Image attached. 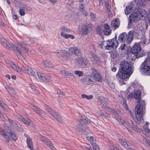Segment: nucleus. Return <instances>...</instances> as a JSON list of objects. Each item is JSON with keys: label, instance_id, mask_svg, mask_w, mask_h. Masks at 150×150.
<instances>
[{"label": "nucleus", "instance_id": "f257e3e1", "mask_svg": "<svg viewBox=\"0 0 150 150\" xmlns=\"http://www.w3.org/2000/svg\"><path fill=\"white\" fill-rule=\"evenodd\" d=\"M133 64L131 62H121L117 75L122 79H128L133 72Z\"/></svg>", "mask_w": 150, "mask_h": 150}, {"label": "nucleus", "instance_id": "f03ea898", "mask_svg": "<svg viewBox=\"0 0 150 150\" xmlns=\"http://www.w3.org/2000/svg\"><path fill=\"white\" fill-rule=\"evenodd\" d=\"M0 42L2 45L6 49L11 51L13 50L18 55H21V50L17 47L14 43L10 44L4 38L0 37Z\"/></svg>", "mask_w": 150, "mask_h": 150}, {"label": "nucleus", "instance_id": "7ed1b4c3", "mask_svg": "<svg viewBox=\"0 0 150 150\" xmlns=\"http://www.w3.org/2000/svg\"><path fill=\"white\" fill-rule=\"evenodd\" d=\"M136 18L139 19H140L141 18L143 19H149L146 11L144 9L139 8H135L132 13L130 15L129 17V19Z\"/></svg>", "mask_w": 150, "mask_h": 150}, {"label": "nucleus", "instance_id": "20e7f679", "mask_svg": "<svg viewBox=\"0 0 150 150\" xmlns=\"http://www.w3.org/2000/svg\"><path fill=\"white\" fill-rule=\"evenodd\" d=\"M141 48L139 44H135L131 49V53H130V59L134 60L137 58H139L144 55L142 52Z\"/></svg>", "mask_w": 150, "mask_h": 150}, {"label": "nucleus", "instance_id": "39448f33", "mask_svg": "<svg viewBox=\"0 0 150 150\" xmlns=\"http://www.w3.org/2000/svg\"><path fill=\"white\" fill-rule=\"evenodd\" d=\"M138 103L135 107V113L137 123H139L142 119V114L143 110L144 105V101L139 100Z\"/></svg>", "mask_w": 150, "mask_h": 150}, {"label": "nucleus", "instance_id": "423d86ee", "mask_svg": "<svg viewBox=\"0 0 150 150\" xmlns=\"http://www.w3.org/2000/svg\"><path fill=\"white\" fill-rule=\"evenodd\" d=\"M80 124L76 126V129L79 132H81L86 127L84 125L88 124L90 122L88 119L83 115L82 116L81 118L79 120Z\"/></svg>", "mask_w": 150, "mask_h": 150}, {"label": "nucleus", "instance_id": "0eeeda50", "mask_svg": "<svg viewBox=\"0 0 150 150\" xmlns=\"http://www.w3.org/2000/svg\"><path fill=\"white\" fill-rule=\"evenodd\" d=\"M46 110L53 117H54L58 122H60L62 121V119L55 111L52 109L49 106H47L46 108Z\"/></svg>", "mask_w": 150, "mask_h": 150}, {"label": "nucleus", "instance_id": "6e6552de", "mask_svg": "<svg viewBox=\"0 0 150 150\" xmlns=\"http://www.w3.org/2000/svg\"><path fill=\"white\" fill-rule=\"evenodd\" d=\"M91 75L93 76L95 81H96L99 82H101L102 79L101 75L99 73L98 71L96 70L94 68H92L91 69Z\"/></svg>", "mask_w": 150, "mask_h": 150}, {"label": "nucleus", "instance_id": "1a4fd4ad", "mask_svg": "<svg viewBox=\"0 0 150 150\" xmlns=\"http://www.w3.org/2000/svg\"><path fill=\"white\" fill-rule=\"evenodd\" d=\"M147 61L145 59L144 61L140 65V71L142 74H144L147 72L150 71V66L147 63Z\"/></svg>", "mask_w": 150, "mask_h": 150}, {"label": "nucleus", "instance_id": "9d476101", "mask_svg": "<svg viewBox=\"0 0 150 150\" xmlns=\"http://www.w3.org/2000/svg\"><path fill=\"white\" fill-rule=\"evenodd\" d=\"M91 23H89L83 25L81 28V32L82 35H86L89 32V30L91 28Z\"/></svg>", "mask_w": 150, "mask_h": 150}, {"label": "nucleus", "instance_id": "9b49d317", "mask_svg": "<svg viewBox=\"0 0 150 150\" xmlns=\"http://www.w3.org/2000/svg\"><path fill=\"white\" fill-rule=\"evenodd\" d=\"M83 82L84 84L88 85L93 84L95 82L94 77L91 75H88L83 79Z\"/></svg>", "mask_w": 150, "mask_h": 150}, {"label": "nucleus", "instance_id": "f8f14e48", "mask_svg": "<svg viewBox=\"0 0 150 150\" xmlns=\"http://www.w3.org/2000/svg\"><path fill=\"white\" fill-rule=\"evenodd\" d=\"M107 48L106 50H110L112 48L116 49L118 46V43H117V44L111 39L108 40L106 41Z\"/></svg>", "mask_w": 150, "mask_h": 150}, {"label": "nucleus", "instance_id": "ddd939ff", "mask_svg": "<svg viewBox=\"0 0 150 150\" xmlns=\"http://www.w3.org/2000/svg\"><path fill=\"white\" fill-rule=\"evenodd\" d=\"M68 53L70 55L73 54L77 56H80L81 55V52L79 49L75 47L70 48L69 50Z\"/></svg>", "mask_w": 150, "mask_h": 150}, {"label": "nucleus", "instance_id": "4468645a", "mask_svg": "<svg viewBox=\"0 0 150 150\" xmlns=\"http://www.w3.org/2000/svg\"><path fill=\"white\" fill-rule=\"evenodd\" d=\"M38 77L42 80L47 83L50 82L51 81V76L50 75L46 76L43 73L40 72L37 73Z\"/></svg>", "mask_w": 150, "mask_h": 150}, {"label": "nucleus", "instance_id": "2eb2a0df", "mask_svg": "<svg viewBox=\"0 0 150 150\" xmlns=\"http://www.w3.org/2000/svg\"><path fill=\"white\" fill-rule=\"evenodd\" d=\"M76 61L79 66H85L88 64V61L81 57L76 58Z\"/></svg>", "mask_w": 150, "mask_h": 150}, {"label": "nucleus", "instance_id": "dca6fc26", "mask_svg": "<svg viewBox=\"0 0 150 150\" xmlns=\"http://www.w3.org/2000/svg\"><path fill=\"white\" fill-rule=\"evenodd\" d=\"M24 70L28 74L33 76H35V74L32 69L25 64L22 66Z\"/></svg>", "mask_w": 150, "mask_h": 150}, {"label": "nucleus", "instance_id": "f3484780", "mask_svg": "<svg viewBox=\"0 0 150 150\" xmlns=\"http://www.w3.org/2000/svg\"><path fill=\"white\" fill-rule=\"evenodd\" d=\"M119 142L120 143L127 149H131L133 148L132 145L129 143L128 141L125 139H120Z\"/></svg>", "mask_w": 150, "mask_h": 150}, {"label": "nucleus", "instance_id": "a211bd4d", "mask_svg": "<svg viewBox=\"0 0 150 150\" xmlns=\"http://www.w3.org/2000/svg\"><path fill=\"white\" fill-rule=\"evenodd\" d=\"M91 59L93 63L96 65H100L101 64L100 58L98 55L93 54L91 55Z\"/></svg>", "mask_w": 150, "mask_h": 150}, {"label": "nucleus", "instance_id": "6ab92c4d", "mask_svg": "<svg viewBox=\"0 0 150 150\" xmlns=\"http://www.w3.org/2000/svg\"><path fill=\"white\" fill-rule=\"evenodd\" d=\"M31 107L40 116L43 117L45 116V112L39 108L33 105H31Z\"/></svg>", "mask_w": 150, "mask_h": 150}, {"label": "nucleus", "instance_id": "aec40b11", "mask_svg": "<svg viewBox=\"0 0 150 150\" xmlns=\"http://www.w3.org/2000/svg\"><path fill=\"white\" fill-rule=\"evenodd\" d=\"M135 4L134 2H131L125 7V11L126 14L128 15L131 12L132 9L134 8Z\"/></svg>", "mask_w": 150, "mask_h": 150}, {"label": "nucleus", "instance_id": "412c9836", "mask_svg": "<svg viewBox=\"0 0 150 150\" xmlns=\"http://www.w3.org/2000/svg\"><path fill=\"white\" fill-rule=\"evenodd\" d=\"M127 36V33L125 32L121 33L119 36L117 42H125Z\"/></svg>", "mask_w": 150, "mask_h": 150}, {"label": "nucleus", "instance_id": "4be33fe9", "mask_svg": "<svg viewBox=\"0 0 150 150\" xmlns=\"http://www.w3.org/2000/svg\"><path fill=\"white\" fill-rule=\"evenodd\" d=\"M0 134L1 135L4 139V140L5 142L8 143L9 140V138L8 136L4 132V130L1 128L0 127Z\"/></svg>", "mask_w": 150, "mask_h": 150}, {"label": "nucleus", "instance_id": "5701e85b", "mask_svg": "<svg viewBox=\"0 0 150 150\" xmlns=\"http://www.w3.org/2000/svg\"><path fill=\"white\" fill-rule=\"evenodd\" d=\"M40 140L48 146H51V142L47 137L44 136L40 135Z\"/></svg>", "mask_w": 150, "mask_h": 150}, {"label": "nucleus", "instance_id": "b1692460", "mask_svg": "<svg viewBox=\"0 0 150 150\" xmlns=\"http://www.w3.org/2000/svg\"><path fill=\"white\" fill-rule=\"evenodd\" d=\"M120 23L119 19H113L111 22V25L115 30L119 27Z\"/></svg>", "mask_w": 150, "mask_h": 150}, {"label": "nucleus", "instance_id": "393cba45", "mask_svg": "<svg viewBox=\"0 0 150 150\" xmlns=\"http://www.w3.org/2000/svg\"><path fill=\"white\" fill-rule=\"evenodd\" d=\"M24 136L27 138V142L28 147L30 150H33V146L31 139L28 135L26 134H25Z\"/></svg>", "mask_w": 150, "mask_h": 150}, {"label": "nucleus", "instance_id": "a878e982", "mask_svg": "<svg viewBox=\"0 0 150 150\" xmlns=\"http://www.w3.org/2000/svg\"><path fill=\"white\" fill-rule=\"evenodd\" d=\"M139 19H129L127 28H132L134 26L135 24Z\"/></svg>", "mask_w": 150, "mask_h": 150}, {"label": "nucleus", "instance_id": "bb28decb", "mask_svg": "<svg viewBox=\"0 0 150 150\" xmlns=\"http://www.w3.org/2000/svg\"><path fill=\"white\" fill-rule=\"evenodd\" d=\"M105 7H106V8L107 9L108 18H111L112 16V15L110 12V9L111 6L110 5H109V1L108 0H107L105 2Z\"/></svg>", "mask_w": 150, "mask_h": 150}, {"label": "nucleus", "instance_id": "cd10ccee", "mask_svg": "<svg viewBox=\"0 0 150 150\" xmlns=\"http://www.w3.org/2000/svg\"><path fill=\"white\" fill-rule=\"evenodd\" d=\"M134 33L133 32L130 31L129 32L128 35L126 38L125 42L129 43L131 42L133 39Z\"/></svg>", "mask_w": 150, "mask_h": 150}, {"label": "nucleus", "instance_id": "c85d7f7f", "mask_svg": "<svg viewBox=\"0 0 150 150\" xmlns=\"http://www.w3.org/2000/svg\"><path fill=\"white\" fill-rule=\"evenodd\" d=\"M7 133H8L10 137L13 140L15 141L16 140L17 136L15 133L13 129H12L9 132H8Z\"/></svg>", "mask_w": 150, "mask_h": 150}, {"label": "nucleus", "instance_id": "c756f323", "mask_svg": "<svg viewBox=\"0 0 150 150\" xmlns=\"http://www.w3.org/2000/svg\"><path fill=\"white\" fill-rule=\"evenodd\" d=\"M42 65L43 67L47 68H50L53 67L52 64L47 61L42 62Z\"/></svg>", "mask_w": 150, "mask_h": 150}, {"label": "nucleus", "instance_id": "7c9ffc66", "mask_svg": "<svg viewBox=\"0 0 150 150\" xmlns=\"http://www.w3.org/2000/svg\"><path fill=\"white\" fill-rule=\"evenodd\" d=\"M61 29V35L62 37L64 36V35L66 34L64 33H69L70 32V30L69 29L64 27H62Z\"/></svg>", "mask_w": 150, "mask_h": 150}, {"label": "nucleus", "instance_id": "2f4dec72", "mask_svg": "<svg viewBox=\"0 0 150 150\" xmlns=\"http://www.w3.org/2000/svg\"><path fill=\"white\" fill-rule=\"evenodd\" d=\"M141 91L140 90H137L134 93V97L136 99H140L141 95Z\"/></svg>", "mask_w": 150, "mask_h": 150}, {"label": "nucleus", "instance_id": "473e14b6", "mask_svg": "<svg viewBox=\"0 0 150 150\" xmlns=\"http://www.w3.org/2000/svg\"><path fill=\"white\" fill-rule=\"evenodd\" d=\"M21 48L23 50L27 51L29 49V45L23 42H21Z\"/></svg>", "mask_w": 150, "mask_h": 150}, {"label": "nucleus", "instance_id": "72a5a7b5", "mask_svg": "<svg viewBox=\"0 0 150 150\" xmlns=\"http://www.w3.org/2000/svg\"><path fill=\"white\" fill-rule=\"evenodd\" d=\"M62 74L68 78H70L71 76V73H69L66 71L65 70H63L61 71Z\"/></svg>", "mask_w": 150, "mask_h": 150}, {"label": "nucleus", "instance_id": "f704fd0d", "mask_svg": "<svg viewBox=\"0 0 150 150\" xmlns=\"http://www.w3.org/2000/svg\"><path fill=\"white\" fill-rule=\"evenodd\" d=\"M106 43V41H104L102 42H99L98 43V45L100 47L101 49H103V48L105 47V49H106V48H107Z\"/></svg>", "mask_w": 150, "mask_h": 150}, {"label": "nucleus", "instance_id": "c9c22d12", "mask_svg": "<svg viewBox=\"0 0 150 150\" xmlns=\"http://www.w3.org/2000/svg\"><path fill=\"white\" fill-rule=\"evenodd\" d=\"M146 0H136L137 5L139 7H142L144 5Z\"/></svg>", "mask_w": 150, "mask_h": 150}, {"label": "nucleus", "instance_id": "e433bc0d", "mask_svg": "<svg viewBox=\"0 0 150 150\" xmlns=\"http://www.w3.org/2000/svg\"><path fill=\"white\" fill-rule=\"evenodd\" d=\"M4 126L7 132H9L13 128L8 123H5L4 124Z\"/></svg>", "mask_w": 150, "mask_h": 150}, {"label": "nucleus", "instance_id": "4c0bfd02", "mask_svg": "<svg viewBox=\"0 0 150 150\" xmlns=\"http://www.w3.org/2000/svg\"><path fill=\"white\" fill-rule=\"evenodd\" d=\"M127 125L128 127L131 129H132L134 130V125L133 123L131 120H128Z\"/></svg>", "mask_w": 150, "mask_h": 150}, {"label": "nucleus", "instance_id": "58836bf2", "mask_svg": "<svg viewBox=\"0 0 150 150\" xmlns=\"http://www.w3.org/2000/svg\"><path fill=\"white\" fill-rule=\"evenodd\" d=\"M13 127L19 132H22L23 131V129L22 126L19 124L18 125V124Z\"/></svg>", "mask_w": 150, "mask_h": 150}, {"label": "nucleus", "instance_id": "ea45409f", "mask_svg": "<svg viewBox=\"0 0 150 150\" xmlns=\"http://www.w3.org/2000/svg\"><path fill=\"white\" fill-rule=\"evenodd\" d=\"M75 75H77L79 77H81L83 76V72L82 71L79 70H76L74 71Z\"/></svg>", "mask_w": 150, "mask_h": 150}, {"label": "nucleus", "instance_id": "a19ab883", "mask_svg": "<svg viewBox=\"0 0 150 150\" xmlns=\"http://www.w3.org/2000/svg\"><path fill=\"white\" fill-rule=\"evenodd\" d=\"M15 116L16 117L17 120L21 122L22 121L23 118L22 115L17 113H16L15 114Z\"/></svg>", "mask_w": 150, "mask_h": 150}, {"label": "nucleus", "instance_id": "79ce46f5", "mask_svg": "<svg viewBox=\"0 0 150 150\" xmlns=\"http://www.w3.org/2000/svg\"><path fill=\"white\" fill-rule=\"evenodd\" d=\"M118 53L115 51H113L110 53V57L111 58L114 59L117 56Z\"/></svg>", "mask_w": 150, "mask_h": 150}, {"label": "nucleus", "instance_id": "37998d69", "mask_svg": "<svg viewBox=\"0 0 150 150\" xmlns=\"http://www.w3.org/2000/svg\"><path fill=\"white\" fill-rule=\"evenodd\" d=\"M81 97L83 98H86L87 99H91L93 98V96L92 95L88 96L85 94H83L81 95Z\"/></svg>", "mask_w": 150, "mask_h": 150}, {"label": "nucleus", "instance_id": "c03bdc74", "mask_svg": "<svg viewBox=\"0 0 150 150\" xmlns=\"http://www.w3.org/2000/svg\"><path fill=\"white\" fill-rule=\"evenodd\" d=\"M9 64L10 67L13 69L16 70L17 69V67L12 62H9Z\"/></svg>", "mask_w": 150, "mask_h": 150}, {"label": "nucleus", "instance_id": "a18cd8bd", "mask_svg": "<svg viewBox=\"0 0 150 150\" xmlns=\"http://www.w3.org/2000/svg\"><path fill=\"white\" fill-rule=\"evenodd\" d=\"M57 92L59 95V96L60 97H63L65 95L64 93L61 91V90L59 89H57Z\"/></svg>", "mask_w": 150, "mask_h": 150}, {"label": "nucleus", "instance_id": "49530a36", "mask_svg": "<svg viewBox=\"0 0 150 150\" xmlns=\"http://www.w3.org/2000/svg\"><path fill=\"white\" fill-rule=\"evenodd\" d=\"M9 123L12 125L13 127L16 125L18 124V122L16 120H13L11 119H9Z\"/></svg>", "mask_w": 150, "mask_h": 150}, {"label": "nucleus", "instance_id": "de8ad7c7", "mask_svg": "<svg viewBox=\"0 0 150 150\" xmlns=\"http://www.w3.org/2000/svg\"><path fill=\"white\" fill-rule=\"evenodd\" d=\"M89 132V129L86 127L84 128V129H83V130H82L81 132L82 134L86 135H87Z\"/></svg>", "mask_w": 150, "mask_h": 150}, {"label": "nucleus", "instance_id": "09e8293b", "mask_svg": "<svg viewBox=\"0 0 150 150\" xmlns=\"http://www.w3.org/2000/svg\"><path fill=\"white\" fill-rule=\"evenodd\" d=\"M63 37L65 38L66 39H67L68 38H70L72 39H74L75 38L74 36L73 35L67 34L64 35V36Z\"/></svg>", "mask_w": 150, "mask_h": 150}, {"label": "nucleus", "instance_id": "8fccbe9b", "mask_svg": "<svg viewBox=\"0 0 150 150\" xmlns=\"http://www.w3.org/2000/svg\"><path fill=\"white\" fill-rule=\"evenodd\" d=\"M113 115L115 116V118L117 120H119V119H121L122 117L119 115L116 111L114 112Z\"/></svg>", "mask_w": 150, "mask_h": 150}, {"label": "nucleus", "instance_id": "3c124183", "mask_svg": "<svg viewBox=\"0 0 150 150\" xmlns=\"http://www.w3.org/2000/svg\"><path fill=\"white\" fill-rule=\"evenodd\" d=\"M104 34L106 35H108L111 34V30L110 29L103 30Z\"/></svg>", "mask_w": 150, "mask_h": 150}, {"label": "nucleus", "instance_id": "603ef678", "mask_svg": "<svg viewBox=\"0 0 150 150\" xmlns=\"http://www.w3.org/2000/svg\"><path fill=\"white\" fill-rule=\"evenodd\" d=\"M21 122H23L24 124L28 125H29L30 123V122L29 121L28 119L27 120L24 119V118Z\"/></svg>", "mask_w": 150, "mask_h": 150}, {"label": "nucleus", "instance_id": "864d4df0", "mask_svg": "<svg viewBox=\"0 0 150 150\" xmlns=\"http://www.w3.org/2000/svg\"><path fill=\"white\" fill-rule=\"evenodd\" d=\"M103 2H102V0H100L99 1V5H97L96 6L97 8H98V9L101 10L100 8H102L103 6Z\"/></svg>", "mask_w": 150, "mask_h": 150}, {"label": "nucleus", "instance_id": "5fc2aeb1", "mask_svg": "<svg viewBox=\"0 0 150 150\" xmlns=\"http://www.w3.org/2000/svg\"><path fill=\"white\" fill-rule=\"evenodd\" d=\"M125 42L123 44H122L120 47L119 48L120 50H125V47H126V44Z\"/></svg>", "mask_w": 150, "mask_h": 150}, {"label": "nucleus", "instance_id": "6e6d98bb", "mask_svg": "<svg viewBox=\"0 0 150 150\" xmlns=\"http://www.w3.org/2000/svg\"><path fill=\"white\" fill-rule=\"evenodd\" d=\"M30 87L31 88L33 91H34L36 90V86L34 85L33 84L30 83L29 84Z\"/></svg>", "mask_w": 150, "mask_h": 150}, {"label": "nucleus", "instance_id": "4d7b16f0", "mask_svg": "<svg viewBox=\"0 0 150 150\" xmlns=\"http://www.w3.org/2000/svg\"><path fill=\"white\" fill-rule=\"evenodd\" d=\"M93 150H100L98 146L96 144H93Z\"/></svg>", "mask_w": 150, "mask_h": 150}, {"label": "nucleus", "instance_id": "13d9d810", "mask_svg": "<svg viewBox=\"0 0 150 150\" xmlns=\"http://www.w3.org/2000/svg\"><path fill=\"white\" fill-rule=\"evenodd\" d=\"M81 13L83 14V15H84L85 16H87L88 15V13L86 11L85 9H83L80 10Z\"/></svg>", "mask_w": 150, "mask_h": 150}, {"label": "nucleus", "instance_id": "bf43d9fd", "mask_svg": "<svg viewBox=\"0 0 150 150\" xmlns=\"http://www.w3.org/2000/svg\"><path fill=\"white\" fill-rule=\"evenodd\" d=\"M61 53L59 54V56H63L66 55V54L67 53V51L64 50H61Z\"/></svg>", "mask_w": 150, "mask_h": 150}, {"label": "nucleus", "instance_id": "052dcab7", "mask_svg": "<svg viewBox=\"0 0 150 150\" xmlns=\"http://www.w3.org/2000/svg\"><path fill=\"white\" fill-rule=\"evenodd\" d=\"M0 106L3 108H5L6 106V104H5L2 101L0 100Z\"/></svg>", "mask_w": 150, "mask_h": 150}, {"label": "nucleus", "instance_id": "680f3d73", "mask_svg": "<svg viewBox=\"0 0 150 150\" xmlns=\"http://www.w3.org/2000/svg\"><path fill=\"white\" fill-rule=\"evenodd\" d=\"M119 121V123L122 125H124L125 122V120H124L121 117V118L119 119V120H117Z\"/></svg>", "mask_w": 150, "mask_h": 150}, {"label": "nucleus", "instance_id": "e2e57ef3", "mask_svg": "<svg viewBox=\"0 0 150 150\" xmlns=\"http://www.w3.org/2000/svg\"><path fill=\"white\" fill-rule=\"evenodd\" d=\"M96 31L97 32L99 35H101L102 33V31L101 28H96Z\"/></svg>", "mask_w": 150, "mask_h": 150}, {"label": "nucleus", "instance_id": "0e129e2a", "mask_svg": "<svg viewBox=\"0 0 150 150\" xmlns=\"http://www.w3.org/2000/svg\"><path fill=\"white\" fill-rule=\"evenodd\" d=\"M19 13L22 16L24 15L25 13L23 9L20 8L19 10Z\"/></svg>", "mask_w": 150, "mask_h": 150}, {"label": "nucleus", "instance_id": "69168bd1", "mask_svg": "<svg viewBox=\"0 0 150 150\" xmlns=\"http://www.w3.org/2000/svg\"><path fill=\"white\" fill-rule=\"evenodd\" d=\"M5 88L8 92H9V91H11V89L13 88L8 85H6L5 86Z\"/></svg>", "mask_w": 150, "mask_h": 150}, {"label": "nucleus", "instance_id": "338daca9", "mask_svg": "<svg viewBox=\"0 0 150 150\" xmlns=\"http://www.w3.org/2000/svg\"><path fill=\"white\" fill-rule=\"evenodd\" d=\"M90 16L91 19H94L96 18V15L93 12H91L90 13Z\"/></svg>", "mask_w": 150, "mask_h": 150}, {"label": "nucleus", "instance_id": "774afa93", "mask_svg": "<svg viewBox=\"0 0 150 150\" xmlns=\"http://www.w3.org/2000/svg\"><path fill=\"white\" fill-rule=\"evenodd\" d=\"M104 30H108V29H110V26L106 23H105L104 24Z\"/></svg>", "mask_w": 150, "mask_h": 150}]
</instances>
